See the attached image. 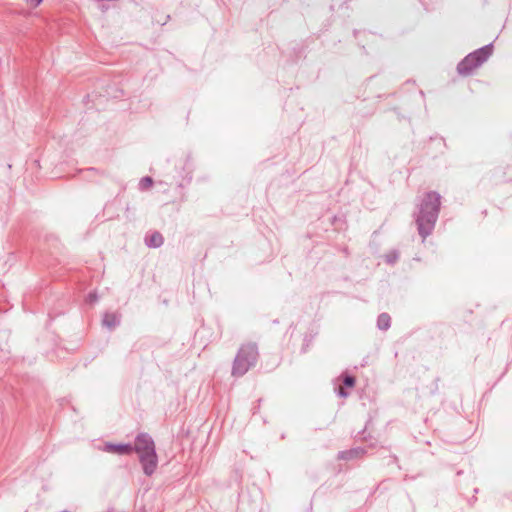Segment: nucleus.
Instances as JSON below:
<instances>
[{
  "label": "nucleus",
  "instance_id": "obj_1",
  "mask_svg": "<svg viewBox=\"0 0 512 512\" xmlns=\"http://www.w3.org/2000/svg\"><path fill=\"white\" fill-rule=\"evenodd\" d=\"M441 205V196L435 191L427 192L420 199L415 222L419 235L425 240L434 230Z\"/></svg>",
  "mask_w": 512,
  "mask_h": 512
},
{
  "label": "nucleus",
  "instance_id": "obj_2",
  "mask_svg": "<svg viewBox=\"0 0 512 512\" xmlns=\"http://www.w3.org/2000/svg\"><path fill=\"white\" fill-rule=\"evenodd\" d=\"M133 451L138 454L144 474L151 476L158 466V456L152 437L148 433H139L135 437Z\"/></svg>",
  "mask_w": 512,
  "mask_h": 512
},
{
  "label": "nucleus",
  "instance_id": "obj_3",
  "mask_svg": "<svg viewBox=\"0 0 512 512\" xmlns=\"http://www.w3.org/2000/svg\"><path fill=\"white\" fill-rule=\"evenodd\" d=\"M258 347L255 343L243 344L233 361L231 374L234 377H242L252 367H254L258 360Z\"/></svg>",
  "mask_w": 512,
  "mask_h": 512
},
{
  "label": "nucleus",
  "instance_id": "obj_4",
  "mask_svg": "<svg viewBox=\"0 0 512 512\" xmlns=\"http://www.w3.org/2000/svg\"><path fill=\"white\" fill-rule=\"evenodd\" d=\"M493 53V44L489 43L466 55L457 65V72L461 76H469L473 71L485 63Z\"/></svg>",
  "mask_w": 512,
  "mask_h": 512
},
{
  "label": "nucleus",
  "instance_id": "obj_5",
  "mask_svg": "<svg viewBox=\"0 0 512 512\" xmlns=\"http://www.w3.org/2000/svg\"><path fill=\"white\" fill-rule=\"evenodd\" d=\"M104 452L115 453L118 455H129L133 452L132 444H113L106 443L103 447Z\"/></svg>",
  "mask_w": 512,
  "mask_h": 512
},
{
  "label": "nucleus",
  "instance_id": "obj_6",
  "mask_svg": "<svg viewBox=\"0 0 512 512\" xmlns=\"http://www.w3.org/2000/svg\"><path fill=\"white\" fill-rule=\"evenodd\" d=\"M164 238L160 232H153L145 237V244L149 248H159L163 245Z\"/></svg>",
  "mask_w": 512,
  "mask_h": 512
},
{
  "label": "nucleus",
  "instance_id": "obj_7",
  "mask_svg": "<svg viewBox=\"0 0 512 512\" xmlns=\"http://www.w3.org/2000/svg\"><path fill=\"white\" fill-rule=\"evenodd\" d=\"M102 323L105 327L112 330L120 324V316L116 313H105Z\"/></svg>",
  "mask_w": 512,
  "mask_h": 512
},
{
  "label": "nucleus",
  "instance_id": "obj_8",
  "mask_svg": "<svg viewBox=\"0 0 512 512\" xmlns=\"http://www.w3.org/2000/svg\"><path fill=\"white\" fill-rule=\"evenodd\" d=\"M363 453H364V449L360 448V447L353 448V449H350V450L340 451L338 453V459H341V460H351V459H354L356 457H359Z\"/></svg>",
  "mask_w": 512,
  "mask_h": 512
},
{
  "label": "nucleus",
  "instance_id": "obj_9",
  "mask_svg": "<svg viewBox=\"0 0 512 512\" xmlns=\"http://www.w3.org/2000/svg\"><path fill=\"white\" fill-rule=\"evenodd\" d=\"M391 317L387 313H381L377 318V327L380 330L386 331L390 328Z\"/></svg>",
  "mask_w": 512,
  "mask_h": 512
},
{
  "label": "nucleus",
  "instance_id": "obj_10",
  "mask_svg": "<svg viewBox=\"0 0 512 512\" xmlns=\"http://www.w3.org/2000/svg\"><path fill=\"white\" fill-rule=\"evenodd\" d=\"M385 262L387 264L393 265L399 259V252L396 249L390 250L384 255Z\"/></svg>",
  "mask_w": 512,
  "mask_h": 512
},
{
  "label": "nucleus",
  "instance_id": "obj_11",
  "mask_svg": "<svg viewBox=\"0 0 512 512\" xmlns=\"http://www.w3.org/2000/svg\"><path fill=\"white\" fill-rule=\"evenodd\" d=\"M153 184V180L151 177L149 176H145L143 178H141L140 182H139V189L140 190H146L148 188H150Z\"/></svg>",
  "mask_w": 512,
  "mask_h": 512
},
{
  "label": "nucleus",
  "instance_id": "obj_12",
  "mask_svg": "<svg viewBox=\"0 0 512 512\" xmlns=\"http://www.w3.org/2000/svg\"><path fill=\"white\" fill-rule=\"evenodd\" d=\"M343 384L346 387H353L355 385V378L351 375H345L343 377Z\"/></svg>",
  "mask_w": 512,
  "mask_h": 512
},
{
  "label": "nucleus",
  "instance_id": "obj_13",
  "mask_svg": "<svg viewBox=\"0 0 512 512\" xmlns=\"http://www.w3.org/2000/svg\"><path fill=\"white\" fill-rule=\"evenodd\" d=\"M86 301L89 302L90 304H93V303L97 302L98 301L97 293H95V292L89 293L87 298H86Z\"/></svg>",
  "mask_w": 512,
  "mask_h": 512
},
{
  "label": "nucleus",
  "instance_id": "obj_14",
  "mask_svg": "<svg viewBox=\"0 0 512 512\" xmlns=\"http://www.w3.org/2000/svg\"><path fill=\"white\" fill-rule=\"evenodd\" d=\"M337 394H338V396L344 397V398H346L349 395V393L343 388H339L337 390Z\"/></svg>",
  "mask_w": 512,
  "mask_h": 512
},
{
  "label": "nucleus",
  "instance_id": "obj_15",
  "mask_svg": "<svg viewBox=\"0 0 512 512\" xmlns=\"http://www.w3.org/2000/svg\"><path fill=\"white\" fill-rule=\"evenodd\" d=\"M33 6H38L43 0H29Z\"/></svg>",
  "mask_w": 512,
  "mask_h": 512
},
{
  "label": "nucleus",
  "instance_id": "obj_16",
  "mask_svg": "<svg viewBox=\"0 0 512 512\" xmlns=\"http://www.w3.org/2000/svg\"><path fill=\"white\" fill-rule=\"evenodd\" d=\"M61 512H71V511H68V510H63V511H61Z\"/></svg>",
  "mask_w": 512,
  "mask_h": 512
}]
</instances>
